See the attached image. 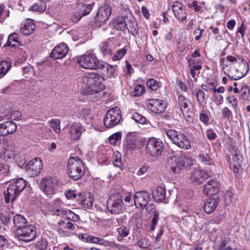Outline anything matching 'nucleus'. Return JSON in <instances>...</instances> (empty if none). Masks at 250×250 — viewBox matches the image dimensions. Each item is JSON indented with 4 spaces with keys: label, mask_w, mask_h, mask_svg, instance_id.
<instances>
[{
    "label": "nucleus",
    "mask_w": 250,
    "mask_h": 250,
    "mask_svg": "<svg viewBox=\"0 0 250 250\" xmlns=\"http://www.w3.org/2000/svg\"><path fill=\"white\" fill-rule=\"evenodd\" d=\"M222 63L224 72L234 80L242 78L249 70L247 61L238 57L228 56L222 59Z\"/></svg>",
    "instance_id": "nucleus-1"
},
{
    "label": "nucleus",
    "mask_w": 250,
    "mask_h": 250,
    "mask_svg": "<svg viewBox=\"0 0 250 250\" xmlns=\"http://www.w3.org/2000/svg\"><path fill=\"white\" fill-rule=\"evenodd\" d=\"M192 164V159L184 155L171 156L167 158L166 167L170 173L179 174Z\"/></svg>",
    "instance_id": "nucleus-2"
},
{
    "label": "nucleus",
    "mask_w": 250,
    "mask_h": 250,
    "mask_svg": "<svg viewBox=\"0 0 250 250\" xmlns=\"http://www.w3.org/2000/svg\"><path fill=\"white\" fill-rule=\"evenodd\" d=\"M104 78L96 73H87L82 77L81 81L83 88L87 89L88 92L98 93L104 88L103 84Z\"/></svg>",
    "instance_id": "nucleus-3"
},
{
    "label": "nucleus",
    "mask_w": 250,
    "mask_h": 250,
    "mask_svg": "<svg viewBox=\"0 0 250 250\" xmlns=\"http://www.w3.org/2000/svg\"><path fill=\"white\" fill-rule=\"evenodd\" d=\"M163 132L179 147L185 150L190 148V142L185 134L174 129H164Z\"/></svg>",
    "instance_id": "nucleus-4"
},
{
    "label": "nucleus",
    "mask_w": 250,
    "mask_h": 250,
    "mask_svg": "<svg viewBox=\"0 0 250 250\" xmlns=\"http://www.w3.org/2000/svg\"><path fill=\"white\" fill-rule=\"evenodd\" d=\"M67 172L69 176L74 180L81 178L85 172L83 161L77 157H70L68 162Z\"/></svg>",
    "instance_id": "nucleus-5"
},
{
    "label": "nucleus",
    "mask_w": 250,
    "mask_h": 250,
    "mask_svg": "<svg viewBox=\"0 0 250 250\" xmlns=\"http://www.w3.org/2000/svg\"><path fill=\"white\" fill-rule=\"evenodd\" d=\"M77 62L85 69H103L105 65V62L98 60L96 56L87 53L80 56Z\"/></svg>",
    "instance_id": "nucleus-6"
},
{
    "label": "nucleus",
    "mask_w": 250,
    "mask_h": 250,
    "mask_svg": "<svg viewBox=\"0 0 250 250\" xmlns=\"http://www.w3.org/2000/svg\"><path fill=\"white\" fill-rule=\"evenodd\" d=\"M107 208L112 214H118L123 211V201L122 197L118 194L110 195L106 203Z\"/></svg>",
    "instance_id": "nucleus-7"
},
{
    "label": "nucleus",
    "mask_w": 250,
    "mask_h": 250,
    "mask_svg": "<svg viewBox=\"0 0 250 250\" xmlns=\"http://www.w3.org/2000/svg\"><path fill=\"white\" fill-rule=\"evenodd\" d=\"M144 146L143 142L135 134H127L124 143V151L126 154H130L137 148Z\"/></svg>",
    "instance_id": "nucleus-8"
},
{
    "label": "nucleus",
    "mask_w": 250,
    "mask_h": 250,
    "mask_svg": "<svg viewBox=\"0 0 250 250\" xmlns=\"http://www.w3.org/2000/svg\"><path fill=\"white\" fill-rule=\"evenodd\" d=\"M164 149V144L161 140L155 138L149 139L146 152L149 155L156 158L161 155Z\"/></svg>",
    "instance_id": "nucleus-9"
},
{
    "label": "nucleus",
    "mask_w": 250,
    "mask_h": 250,
    "mask_svg": "<svg viewBox=\"0 0 250 250\" xmlns=\"http://www.w3.org/2000/svg\"><path fill=\"white\" fill-rule=\"evenodd\" d=\"M121 119L120 109L115 106L108 110L104 119V124L107 128H112L118 125Z\"/></svg>",
    "instance_id": "nucleus-10"
},
{
    "label": "nucleus",
    "mask_w": 250,
    "mask_h": 250,
    "mask_svg": "<svg viewBox=\"0 0 250 250\" xmlns=\"http://www.w3.org/2000/svg\"><path fill=\"white\" fill-rule=\"evenodd\" d=\"M15 235L20 240L29 242L33 241L36 236L35 228L32 225H26L21 228H17Z\"/></svg>",
    "instance_id": "nucleus-11"
},
{
    "label": "nucleus",
    "mask_w": 250,
    "mask_h": 250,
    "mask_svg": "<svg viewBox=\"0 0 250 250\" xmlns=\"http://www.w3.org/2000/svg\"><path fill=\"white\" fill-rule=\"evenodd\" d=\"M43 165L41 160L36 158L30 161L25 167L26 174L30 177L37 176L41 172Z\"/></svg>",
    "instance_id": "nucleus-12"
},
{
    "label": "nucleus",
    "mask_w": 250,
    "mask_h": 250,
    "mask_svg": "<svg viewBox=\"0 0 250 250\" xmlns=\"http://www.w3.org/2000/svg\"><path fill=\"white\" fill-rule=\"evenodd\" d=\"M149 193L146 191H139L134 195V202L137 208H144L150 201Z\"/></svg>",
    "instance_id": "nucleus-13"
},
{
    "label": "nucleus",
    "mask_w": 250,
    "mask_h": 250,
    "mask_svg": "<svg viewBox=\"0 0 250 250\" xmlns=\"http://www.w3.org/2000/svg\"><path fill=\"white\" fill-rule=\"evenodd\" d=\"M111 14V6L108 4H104L99 7L95 20L99 22L104 23L109 19Z\"/></svg>",
    "instance_id": "nucleus-14"
},
{
    "label": "nucleus",
    "mask_w": 250,
    "mask_h": 250,
    "mask_svg": "<svg viewBox=\"0 0 250 250\" xmlns=\"http://www.w3.org/2000/svg\"><path fill=\"white\" fill-rule=\"evenodd\" d=\"M148 108L152 112L160 114L165 110L166 104L163 100L151 99L148 100Z\"/></svg>",
    "instance_id": "nucleus-15"
},
{
    "label": "nucleus",
    "mask_w": 250,
    "mask_h": 250,
    "mask_svg": "<svg viewBox=\"0 0 250 250\" xmlns=\"http://www.w3.org/2000/svg\"><path fill=\"white\" fill-rule=\"evenodd\" d=\"M41 188L47 197L51 198L55 193V186L51 178H44L40 184Z\"/></svg>",
    "instance_id": "nucleus-16"
},
{
    "label": "nucleus",
    "mask_w": 250,
    "mask_h": 250,
    "mask_svg": "<svg viewBox=\"0 0 250 250\" xmlns=\"http://www.w3.org/2000/svg\"><path fill=\"white\" fill-rule=\"evenodd\" d=\"M210 176L206 171L199 169H194L191 173L190 179L194 185H200L203 182Z\"/></svg>",
    "instance_id": "nucleus-17"
},
{
    "label": "nucleus",
    "mask_w": 250,
    "mask_h": 250,
    "mask_svg": "<svg viewBox=\"0 0 250 250\" xmlns=\"http://www.w3.org/2000/svg\"><path fill=\"white\" fill-rule=\"evenodd\" d=\"M172 8L175 17L179 21H184L187 19V13L185 6L181 2H174Z\"/></svg>",
    "instance_id": "nucleus-18"
},
{
    "label": "nucleus",
    "mask_w": 250,
    "mask_h": 250,
    "mask_svg": "<svg viewBox=\"0 0 250 250\" xmlns=\"http://www.w3.org/2000/svg\"><path fill=\"white\" fill-rule=\"evenodd\" d=\"M68 51L66 45L61 43L54 48L50 54V57L54 59H61L66 55Z\"/></svg>",
    "instance_id": "nucleus-19"
},
{
    "label": "nucleus",
    "mask_w": 250,
    "mask_h": 250,
    "mask_svg": "<svg viewBox=\"0 0 250 250\" xmlns=\"http://www.w3.org/2000/svg\"><path fill=\"white\" fill-rule=\"evenodd\" d=\"M85 130V128L81 125L77 123L73 124L69 127L70 138L73 141L79 140L82 132Z\"/></svg>",
    "instance_id": "nucleus-20"
},
{
    "label": "nucleus",
    "mask_w": 250,
    "mask_h": 250,
    "mask_svg": "<svg viewBox=\"0 0 250 250\" xmlns=\"http://www.w3.org/2000/svg\"><path fill=\"white\" fill-rule=\"evenodd\" d=\"M17 130L16 124L12 121H6L0 124V130L2 134L1 136H4L9 134H12Z\"/></svg>",
    "instance_id": "nucleus-21"
},
{
    "label": "nucleus",
    "mask_w": 250,
    "mask_h": 250,
    "mask_svg": "<svg viewBox=\"0 0 250 250\" xmlns=\"http://www.w3.org/2000/svg\"><path fill=\"white\" fill-rule=\"evenodd\" d=\"M219 192V184L215 180H210L204 187L203 193L206 195H212Z\"/></svg>",
    "instance_id": "nucleus-22"
},
{
    "label": "nucleus",
    "mask_w": 250,
    "mask_h": 250,
    "mask_svg": "<svg viewBox=\"0 0 250 250\" xmlns=\"http://www.w3.org/2000/svg\"><path fill=\"white\" fill-rule=\"evenodd\" d=\"M64 203L59 199L55 200L50 205L52 213L62 217L65 209L63 208Z\"/></svg>",
    "instance_id": "nucleus-23"
},
{
    "label": "nucleus",
    "mask_w": 250,
    "mask_h": 250,
    "mask_svg": "<svg viewBox=\"0 0 250 250\" xmlns=\"http://www.w3.org/2000/svg\"><path fill=\"white\" fill-rule=\"evenodd\" d=\"M79 238L83 242L103 245L105 244V240L100 237H97L87 234H81Z\"/></svg>",
    "instance_id": "nucleus-24"
},
{
    "label": "nucleus",
    "mask_w": 250,
    "mask_h": 250,
    "mask_svg": "<svg viewBox=\"0 0 250 250\" xmlns=\"http://www.w3.org/2000/svg\"><path fill=\"white\" fill-rule=\"evenodd\" d=\"M152 196L157 202H163L166 198L165 187L163 185L158 186L153 190Z\"/></svg>",
    "instance_id": "nucleus-25"
},
{
    "label": "nucleus",
    "mask_w": 250,
    "mask_h": 250,
    "mask_svg": "<svg viewBox=\"0 0 250 250\" xmlns=\"http://www.w3.org/2000/svg\"><path fill=\"white\" fill-rule=\"evenodd\" d=\"M18 192L10 184L6 191H5L4 194L5 196V201L6 203H8L9 202H13L17 196L19 194Z\"/></svg>",
    "instance_id": "nucleus-26"
},
{
    "label": "nucleus",
    "mask_w": 250,
    "mask_h": 250,
    "mask_svg": "<svg viewBox=\"0 0 250 250\" xmlns=\"http://www.w3.org/2000/svg\"><path fill=\"white\" fill-rule=\"evenodd\" d=\"M219 202L218 198L208 199L204 205L205 211L208 214L211 213L216 208Z\"/></svg>",
    "instance_id": "nucleus-27"
},
{
    "label": "nucleus",
    "mask_w": 250,
    "mask_h": 250,
    "mask_svg": "<svg viewBox=\"0 0 250 250\" xmlns=\"http://www.w3.org/2000/svg\"><path fill=\"white\" fill-rule=\"evenodd\" d=\"M126 28L133 36H135L138 33L137 22L136 20L133 17L126 23Z\"/></svg>",
    "instance_id": "nucleus-28"
},
{
    "label": "nucleus",
    "mask_w": 250,
    "mask_h": 250,
    "mask_svg": "<svg viewBox=\"0 0 250 250\" xmlns=\"http://www.w3.org/2000/svg\"><path fill=\"white\" fill-rule=\"evenodd\" d=\"M36 28V25L32 21H29L21 27V32L25 35L32 33Z\"/></svg>",
    "instance_id": "nucleus-29"
},
{
    "label": "nucleus",
    "mask_w": 250,
    "mask_h": 250,
    "mask_svg": "<svg viewBox=\"0 0 250 250\" xmlns=\"http://www.w3.org/2000/svg\"><path fill=\"white\" fill-rule=\"evenodd\" d=\"M178 104L181 111H187L189 109L188 107L191 104V102L184 95H180L178 98Z\"/></svg>",
    "instance_id": "nucleus-30"
},
{
    "label": "nucleus",
    "mask_w": 250,
    "mask_h": 250,
    "mask_svg": "<svg viewBox=\"0 0 250 250\" xmlns=\"http://www.w3.org/2000/svg\"><path fill=\"white\" fill-rule=\"evenodd\" d=\"M100 50L104 56H110L112 51V46L109 41H106L101 43L100 45Z\"/></svg>",
    "instance_id": "nucleus-31"
},
{
    "label": "nucleus",
    "mask_w": 250,
    "mask_h": 250,
    "mask_svg": "<svg viewBox=\"0 0 250 250\" xmlns=\"http://www.w3.org/2000/svg\"><path fill=\"white\" fill-rule=\"evenodd\" d=\"M111 25L117 30L123 31L126 28V22L123 17H119L113 21Z\"/></svg>",
    "instance_id": "nucleus-32"
},
{
    "label": "nucleus",
    "mask_w": 250,
    "mask_h": 250,
    "mask_svg": "<svg viewBox=\"0 0 250 250\" xmlns=\"http://www.w3.org/2000/svg\"><path fill=\"white\" fill-rule=\"evenodd\" d=\"M10 184L19 193L23 190L26 187V182L22 178H19L12 182Z\"/></svg>",
    "instance_id": "nucleus-33"
},
{
    "label": "nucleus",
    "mask_w": 250,
    "mask_h": 250,
    "mask_svg": "<svg viewBox=\"0 0 250 250\" xmlns=\"http://www.w3.org/2000/svg\"><path fill=\"white\" fill-rule=\"evenodd\" d=\"M93 197L90 193H87L82 198L81 204L84 208H88L93 205Z\"/></svg>",
    "instance_id": "nucleus-34"
},
{
    "label": "nucleus",
    "mask_w": 250,
    "mask_h": 250,
    "mask_svg": "<svg viewBox=\"0 0 250 250\" xmlns=\"http://www.w3.org/2000/svg\"><path fill=\"white\" fill-rule=\"evenodd\" d=\"M13 222L14 225L18 227V228H21L25 225L27 223L26 219L20 214H16L13 217Z\"/></svg>",
    "instance_id": "nucleus-35"
},
{
    "label": "nucleus",
    "mask_w": 250,
    "mask_h": 250,
    "mask_svg": "<svg viewBox=\"0 0 250 250\" xmlns=\"http://www.w3.org/2000/svg\"><path fill=\"white\" fill-rule=\"evenodd\" d=\"M7 44L8 46L11 47H16L20 44L18 35L16 33L11 34L8 38Z\"/></svg>",
    "instance_id": "nucleus-36"
},
{
    "label": "nucleus",
    "mask_w": 250,
    "mask_h": 250,
    "mask_svg": "<svg viewBox=\"0 0 250 250\" xmlns=\"http://www.w3.org/2000/svg\"><path fill=\"white\" fill-rule=\"evenodd\" d=\"M11 66V62L3 61L0 62V78L3 77L10 69Z\"/></svg>",
    "instance_id": "nucleus-37"
},
{
    "label": "nucleus",
    "mask_w": 250,
    "mask_h": 250,
    "mask_svg": "<svg viewBox=\"0 0 250 250\" xmlns=\"http://www.w3.org/2000/svg\"><path fill=\"white\" fill-rule=\"evenodd\" d=\"M106 68V74L108 77L115 78L117 75V72L116 69V66L109 65L105 63V65L103 68Z\"/></svg>",
    "instance_id": "nucleus-38"
},
{
    "label": "nucleus",
    "mask_w": 250,
    "mask_h": 250,
    "mask_svg": "<svg viewBox=\"0 0 250 250\" xmlns=\"http://www.w3.org/2000/svg\"><path fill=\"white\" fill-rule=\"evenodd\" d=\"M62 217H65L67 219L72 221H76L79 219L78 215L69 209L65 210L64 214Z\"/></svg>",
    "instance_id": "nucleus-39"
},
{
    "label": "nucleus",
    "mask_w": 250,
    "mask_h": 250,
    "mask_svg": "<svg viewBox=\"0 0 250 250\" xmlns=\"http://www.w3.org/2000/svg\"><path fill=\"white\" fill-rule=\"evenodd\" d=\"M90 114V111L88 108L79 109L75 115L79 118L86 119V117Z\"/></svg>",
    "instance_id": "nucleus-40"
},
{
    "label": "nucleus",
    "mask_w": 250,
    "mask_h": 250,
    "mask_svg": "<svg viewBox=\"0 0 250 250\" xmlns=\"http://www.w3.org/2000/svg\"><path fill=\"white\" fill-rule=\"evenodd\" d=\"M60 123L59 119H52L50 121V126L57 134H60L61 132Z\"/></svg>",
    "instance_id": "nucleus-41"
},
{
    "label": "nucleus",
    "mask_w": 250,
    "mask_h": 250,
    "mask_svg": "<svg viewBox=\"0 0 250 250\" xmlns=\"http://www.w3.org/2000/svg\"><path fill=\"white\" fill-rule=\"evenodd\" d=\"M46 6L44 2L41 4L36 3L30 8V10L34 12L36 11L41 13L44 12L46 9Z\"/></svg>",
    "instance_id": "nucleus-42"
},
{
    "label": "nucleus",
    "mask_w": 250,
    "mask_h": 250,
    "mask_svg": "<svg viewBox=\"0 0 250 250\" xmlns=\"http://www.w3.org/2000/svg\"><path fill=\"white\" fill-rule=\"evenodd\" d=\"M198 158L204 165L209 166L212 163V160L207 153L206 154H200Z\"/></svg>",
    "instance_id": "nucleus-43"
},
{
    "label": "nucleus",
    "mask_w": 250,
    "mask_h": 250,
    "mask_svg": "<svg viewBox=\"0 0 250 250\" xmlns=\"http://www.w3.org/2000/svg\"><path fill=\"white\" fill-rule=\"evenodd\" d=\"M121 137L120 132H116L109 137V142L111 145L115 146L117 144V142L121 140Z\"/></svg>",
    "instance_id": "nucleus-44"
},
{
    "label": "nucleus",
    "mask_w": 250,
    "mask_h": 250,
    "mask_svg": "<svg viewBox=\"0 0 250 250\" xmlns=\"http://www.w3.org/2000/svg\"><path fill=\"white\" fill-rule=\"evenodd\" d=\"M145 92V87L141 84H139L135 87L133 95V96L139 97L142 96Z\"/></svg>",
    "instance_id": "nucleus-45"
},
{
    "label": "nucleus",
    "mask_w": 250,
    "mask_h": 250,
    "mask_svg": "<svg viewBox=\"0 0 250 250\" xmlns=\"http://www.w3.org/2000/svg\"><path fill=\"white\" fill-rule=\"evenodd\" d=\"M131 118L139 124H144L146 122V118L138 113H135L132 115Z\"/></svg>",
    "instance_id": "nucleus-46"
},
{
    "label": "nucleus",
    "mask_w": 250,
    "mask_h": 250,
    "mask_svg": "<svg viewBox=\"0 0 250 250\" xmlns=\"http://www.w3.org/2000/svg\"><path fill=\"white\" fill-rule=\"evenodd\" d=\"M126 50L125 48L119 49L117 51L112 57L113 61H118L121 59L125 54Z\"/></svg>",
    "instance_id": "nucleus-47"
},
{
    "label": "nucleus",
    "mask_w": 250,
    "mask_h": 250,
    "mask_svg": "<svg viewBox=\"0 0 250 250\" xmlns=\"http://www.w3.org/2000/svg\"><path fill=\"white\" fill-rule=\"evenodd\" d=\"M146 84L150 89L154 91L157 90V88L159 86L158 82L153 79L148 80L146 82Z\"/></svg>",
    "instance_id": "nucleus-48"
},
{
    "label": "nucleus",
    "mask_w": 250,
    "mask_h": 250,
    "mask_svg": "<svg viewBox=\"0 0 250 250\" xmlns=\"http://www.w3.org/2000/svg\"><path fill=\"white\" fill-rule=\"evenodd\" d=\"M181 112L187 122L189 123L192 122L194 119V116L193 113L191 111H189V109H188L187 111L183 110Z\"/></svg>",
    "instance_id": "nucleus-49"
},
{
    "label": "nucleus",
    "mask_w": 250,
    "mask_h": 250,
    "mask_svg": "<svg viewBox=\"0 0 250 250\" xmlns=\"http://www.w3.org/2000/svg\"><path fill=\"white\" fill-rule=\"evenodd\" d=\"M222 114L223 117L228 121H229L232 118V112L227 107L223 108Z\"/></svg>",
    "instance_id": "nucleus-50"
},
{
    "label": "nucleus",
    "mask_w": 250,
    "mask_h": 250,
    "mask_svg": "<svg viewBox=\"0 0 250 250\" xmlns=\"http://www.w3.org/2000/svg\"><path fill=\"white\" fill-rule=\"evenodd\" d=\"M240 98L243 100H246L248 98L250 95V90L249 88L246 86H243L240 91Z\"/></svg>",
    "instance_id": "nucleus-51"
},
{
    "label": "nucleus",
    "mask_w": 250,
    "mask_h": 250,
    "mask_svg": "<svg viewBox=\"0 0 250 250\" xmlns=\"http://www.w3.org/2000/svg\"><path fill=\"white\" fill-rule=\"evenodd\" d=\"M10 172V167L6 163L0 162V174H7Z\"/></svg>",
    "instance_id": "nucleus-52"
},
{
    "label": "nucleus",
    "mask_w": 250,
    "mask_h": 250,
    "mask_svg": "<svg viewBox=\"0 0 250 250\" xmlns=\"http://www.w3.org/2000/svg\"><path fill=\"white\" fill-rule=\"evenodd\" d=\"M233 194L231 192L228 191L225 194V204L226 205H229L232 202Z\"/></svg>",
    "instance_id": "nucleus-53"
},
{
    "label": "nucleus",
    "mask_w": 250,
    "mask_h": 250,
    "mask_svg": "<svg viewBox=\"0 0 250 250\" xmlns=\"http://www.w3.org/2000/svg\"><path fill=\"white\" fill-rule=\"evenodd\" d=\"M94 3H90L87 5H84L83 9L82 15V16H85L89 14L93 8Z\"/></svg>",
    "instance_id": "nucleus-54"
},
{
    "label": "nucleus",
    "mask_w": 250,
    "mask_h": 250,
    "mask_svg": "<svg viewBox=\"0 0 250 250\" xmlns=\"http://www.w3.org/2000/svg\"><path fill=\"white\" fill-rule=\"evenodd\" d=\"M145 208H146V211L148 213H152L155 214L156 213H159L158 211L156 210L155 205L153 203L147 204Z\"/></svg>",
    "instance_id": "nucleus-55"
},
{
    "label": "nucleus",
    "mask_w": 250,
    "mask_h": 250,
    "mask_svg": "<svg viewBox=\"0 0 250 250\" xmlns=\"http://www.w3.org/2000/svg\"><path fill=\"white\" fill-rule=\"evenodd\" d=\"M200 120L204 124H208L209 121V118L207 112L205 110H202L199 116Z\"/></svg>",
    "instance_id": "nucleus-56"
},
{
    "label": "nucleus",
    "mask_w": 250,
    "mask_h": 250,
    "mask_svg": "<svg viewBox=\"0 0 250 250\" xmlns=\"http://www.w3.org/2000/svg\"><path fill=\"white\" fill-rule=\"evenodd\" d=\"M159 213H156L153 215L150 225V229L151 230H154L155 229V226L157 225L159 220Z\"/></svg>",
    "instance_id": "nucleus-57"
},
{
    "label": "nucleus",
    "mask_w": 250,
    "mask_h": 250,
    "mask_svg": "<svg viewBox=\"0 0 250 250\" xmlns=\"http://www.w3.org/2000/svg\"><path fill=\"white\" fill-rule=\"evenodd\" d=\"M114 165L118 167H121L122 166V162L120 154L116 155L113 160Z\"/></svg>",
    "instance_id": "nucleus-58"
},
{
    "label": "nucleus",
    "mask_w": 250,
    "mask_h": 250,
    "mask_svg": "<svg viewBox=\"0 0 250 250\" xmlns=\"http://www.w3.org/2000/svg\"><path fill=\"white\" fill-rule=\"evenodd\" d=\"M48 243L46 240L42 239L38 242L37 247L41 250H45L47 248Z\"/></svg>",
    "instance_id": "nucleus-59"
},
{
    "label": "nucleus",
    "mask_w": 250,
    "mask_h": 250,
    "mask_svg": "<svg viewBox=\"0 0 250 250\" xmlns=\"http://www.w3.org/2000/svg\"><path fill=\"white\" fill-rule=\"evenodd\" d=\"M196 96L198 102L201 104L205 99L204 92L202 90L199 89L197 91Z\"/></svg>",
    "instance_id": "nucleus-60"
},
{
    "label": "nucleus",
    "mask_w": 250,
    "mask_h": 250,
    "mask_svg": "<svg viewBox=\"0 0 250 250\" xmlns=\"http://www.w3.org/2000/svg\"><path fill=\"white\" fill-rule=\"evenodd\" d=\"M213 94L214 101L216 104H220L223 102V97L219 93H216L215 91L213 92Z\"/></svg>",
    "instance_id": "nucleus-61"
},
{
    "label": "nucleus",
    "mask_w": 250,
    "mask_h": 250,
    "mask_svg": "<svg viewBox=\"0 0 250 250\" xmlns=\"http://www.w3.org/2000/svg\"><path fill=\"white\" fill-rule=\"evenodd\" d=\"M65 195L67 199H73L77 197V194L75 191L72 190H66L65 192Z\"/></svg>",
    "instance_id": "nucleus-62"
},
{
    "label": "nucleus",
    "mask_w": 250,
    "mask_h": 250,
    "mask_svg": "<svg viewBox=\"0 0 250 250\" xmlns=\"http://www.w3.org/2000/svg\"><path fill=\"white\" fill-rule=\"evenodd\" d=\"M118 231L120 235L123 237H125L129 234L128 229L125 227H120L118 229Z\"/></svg>",
    "instance_id": "nucleus-63"
},
{
    "label": "nucleus",
    "mask_w": 250,
    "mask_h": 250,
    "mask_svg": "<svg viewBox=\"0 0 250 250\" xmlns=\"http://www.w3.org/2000/svg\"><path fill=\"white\" fill-rule=\"evenodd\" d=\"M223 217L221 215L214 217L213 218L210 219L209 223L211 224H219L222 221Z\"/></svg>",
    "instance_id": "nucleus-64"
}]
</instances>
